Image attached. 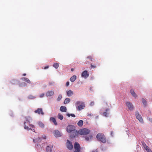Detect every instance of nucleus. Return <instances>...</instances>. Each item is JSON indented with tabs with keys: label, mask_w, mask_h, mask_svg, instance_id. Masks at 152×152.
Listing matches in <instances>:
<instances>
[{
	"label": "nucleus",
	"mask_w": 152,
	"mask_h": 152,
	"mask_svg": "<svg viewBox=\"0 0 152 152\" xmlns=\"http://www.w3.org/2000/svg\"><path fill=\"white\" fill-rule=\"evenodd\" d=\"M50 120L54 123L55 125H57V123L56 121V119L54 118L51 117Z\"/></svg>",
	"instance_id": "dca6fc26"
},
{
	"label": "nucleus",
	"mask_w": 152,
	"mask_h": 152,
	"mask_svg": "<svg viewBox=\"0 0 152 152\" xmlns=\"http://www.w3.org/2000/svg\"><path fill=\"white\" fill-rule=\"evenodd\" d=\"M26 122H25L26 123L27 122L30 123L32 120L31 118L30 117H28L26 118Z\"/></svg>",
	"instance_id": "393cba45"
},
{
	"label": "nucleus",
	"mask_w": 152,
	"mask_h": 152,
	"mask_svg": "<svg viewBox=\"0 0 152 152\" xmlns=\"http://www.w3.org/2000/svg\"><path fill=\"white\" fill-rule=\"evenodd\" d=\"M80 151H75L73 152H80Z\"/></svg>",
	"instance_id": "de8ad7c7"
},
{
	"label": "nucleus",
	"mask_w": 152,
	"mask_h": 152,
	"mask_svg": "<svg viewBox=\"0 0 152 152\" xmlns=\"http://www.w3.org/2000/svg\"><path fill=\"white\" fill-rule=\"evenodd\" d=\"M69 82H67L66 83V86H69Z\"/></svg>",
	"instance_id": "a19ab883"
},
{
	"label": "nucleus",
	"mask_w": 152,
	"mask_h": 152,
	"mask_svg": "<svg viewBox=\"0 0 152 152\" xmlns=\"http://www.w3.org/2000/svg\"><path fill=\"white\" fill-rule=\"evenodd\" d=\"M82 77H84L85 78H87L89 76V74L88 73V72L86 70L84 71L81 74Z\"/></svg>",
	"instance_id": "9d476101"
},
{
	"label": "nucleus",
	"mask_w": 152,
	"mask_h": 152,
	"mask_svg": "<svg viewBox=\"0 0 152 152\" xmlns=\"http://www.w3.org/2000/svg\"><path fill=\"white\" fill-rule=\"evenodd\" d=\"M88 59L91 60V61H93L94 60V59L91 56H87L86 58V63L87 64H89V62L88 60Z\"/></svg>",
	"instance_id": "1a4fd4ad"
},
{
	"label": "nucleus",
	"mask_w": 152,
	"mask_h": 152,
	"mask_svg": "<svg viewBox=\"0 0 152 152\" xmlns=\"http://www.w3.org/2000/svg\"><path fill=\"white\" fill-rule=\"evenodd\" d=\"M46 151L47 152H51V148L50 147L48 146L46 148Z\"/></svg>",
	"instance_id": "b1692460"
},
{
	"label": "nucleus",
	"mask_w": 152,
	"mask_h": 152,
	"mask_svg": "<svg viewBox=\"0 0 152 152\" xmlns=\"http://www.w3.org/2000/svg\"><path fill=\"white\" fill-rule=\"evenodd\" d=\"M49 67V66H47L45 67L44 68V69H47Z\"/></svg>",
	"instance_id": "37998d69"
},
{
	"label": "nucleus",
	"mask_w": 152,
	"mask_h": 152,
	"mask_svg": "<svg viewBox=\"0 0 152 152\" xmlns=\"http://www.w3.org/2000/svg\"><path fill=\"white\" fill-rule=\"evenodd\" d=\"M33 142H36L35 140V139H33Z\"/></svg>",
	"instance_id": "8fccbe9b"
},
{
	"label": "nucleus",
	"mask_w": 152,
	"mask_h": 152,
	"mask_svg": "<svg viewBox=\"0 0 152 152\" xmlns=\"http://www.w3.org/2000/svg\"><path fill=\"white\" fill-rule=\"evenodd\" d=\"M126 104L129 110L130 111H132L134 109V107L132 104L129 102H127Z\"/></svg>",
	"instance_id": "39448f33"
},
{
	"label": "nucleus",
	"mask_w": 152,
	"mask_h": 152,
	"mask_svg": "<svg viewBox=\"0 0 152 152\" xmlns=\"http://www.w3.org/2000/svg\"><path fill=\"white\" fill-rule=\"evenodd\" d=\"M92 152H97V151L96 150H95L92 151Z\"/></svg>",
	"instance_id": "a18cd8bd"
},
{
	"label": "nucleus",
	"mask_w": 152,
	"mask_h": 152,
	"mask_svg": "<svg viewBox=\"0 0 152 152\" xmlns=\"http://www.w3.org/2000/svg\"><path fill=\"white\" fill-rule=\"evenodd\" d=\"M74 148L76 151H80V147L78 143L75 142L74 145Z\"/></svg>",
	"instance_id": "f8f14e48"
},
{
	"label": "nucleus",
	"mask_w": 152,
	"mask_h": 152,
	"mask_svg": "<svg viewBox=\"0 0 152 152\" xmlns=\"http://www.w3.org/2000/svg\"><path fill=\"white\" fill-rule=\"evenodd\" d=\"M90 132V130L86 128H84L80 130L78 133L81 135H86Z\"/></svg>",
	"instance_id": "20e7f679"
},
{
	"label": "nucleus",
	"mask_w": 152,
	"mask_h": 152,
	"mask_svg": "<svg viewBox=\"0 0 152 152\" xmlns=\"http://www.w3.org/2000/svg\"><path fill=\"white\" fill-rule=\"evenodd\" d=\"M66 131L68 132H72L71 134L70 137L74 138L77 135V132L74 129V127L72 125H69L66 127Z\"/></svg>",
	"instance_id": "f257e3e1"
},
{
	"label": "nucleus",
	"mask_w": 152,
	"mask_h": 152,
	"mask_svg": "<svg viewBox=\"0 0 152 152\" xmlns=\"http://www.w3.org/2000/svg\"><path fill=\"white\" fill-rule=\"evenodd\" d=\"M19 86L21 87L26 86H27V84L23 82L20 84L19 85Z\"/></svg>",
	"instance_id": "bb28decb"
},
{
	"label": "nucleus",
	"mask_w": 152,
	"mask_h": 152,
	"mask_svg": "<svg viewBox=\"0 0 152 152\" xmlns=\"http://www.w3.org/2000/svg\"><path fill=\"white\" fill-rule=\"evenodd\" d=\"M142 101L143 104H144L145 105L146 103V102L144 98H142Z\"/></svg>",
	"instance_id": "2f4dec72"
},
{
	"label": "nucleus",
	"mask_w": 152,
	"mask_h": 152,
	"mask_svg": "<svg viewBox=\"0 0 152 152\" xmlns=\"http://www.w3.org/2000/svg\"><path fill=\"white\" fill-rule=\"evenodd\" d=\"M77 110L79 111L83 109L85 107V104L84 102L80 101H77L75 103Z\"/></svg>",
	"instance_id": "f03ea898"
},
{
	"label": "nucleus",
	"mask_w": 152,
	"mask_h": 152,
	"mask_svg": "<svg viewBox=\"0 0 152 152\" xmlns=\"http://www.w3.org/2000/svg\"><path fill=\"white\" fill-rule=\"evenodd\" d=\"M94 102H91L90 103V106H92L93 105H94Z\"/></svg>",
	"instance_id": "4c0bfd02"
},
{
	"label": "nucleus",
	"mask_w": 152,
	"mask_h": 152,
	"mask_svg": "<svg viewBox=\"0 0 152 152\" xmlns=\"http://www.w3.org/2000/svg\"><path fill=\"white\" fill-rule=\"evenodd\" d=\"M58 119L61 120H62L63 118V116L60 113H59L58 115Z\"/></svg>",
	"instance_id": "a878e982"
},
{
	"label": "nucleus",
	"mask_w": 152,
	"mask_h": 152,
	"mask_svg": "<svg viewBox=\"0 0 152 152\" xmlns=\"http://www.w3.org/2000/svg\"><path fill=\"white\" fill-rule=\"evenodd\" d=\"M35 113H37L39 114H41L42 115L44 114V113L43 112L42 109L41 108H38L36 110L34 111Z\"/></svg>",
	"instance_id": "9b49d317"
},
{
	"label": "nucleus",
	"mask_w": 152,
	"mask_h": 152,
	"mask_svg": "<svg viewBox=\"0 0 152 152\" xmlns=\"http://www.w3.org/2000/svg\"><path fill=\"white\" fill-rule=\"evenodd\" d=\"M54 94V92L53 91H48L46 93V96H50L53 95Z\"/></svg>",
	"instance_id": "ddd939ff"
},
{
	"label": "nucleus",
	"mask_w": 152,
	"mask_h": 152,
	"mask_svg": "<svg viewBox=\"0 0 152 152\" xmlns=\"http://www.w3.org/2000/svg\"><path fill=\"white\" fill-rule=\"evenodd\" d=\"M21 80H22L28 83H31V82L30 80L27 78L25 77H22L21 78Z\"/></svg>",
	"instance_id": "4468645a"
},
{
	"label": "nucleus",
	"mask_w": 152,
	"mask_h": 152,
	"mask_svg": "<svg viewBox=\"0 0 152 152\" xmlns=\"http://www.w3.org/2000/svg\"><path fill=\"white\" fill-rule=\"evenodd\" d=\"M26 74L25 73L23 74L22 75L23 76H26Z\"/></svg>",
	"instance_id": "49530a36"
},
{
	"label": "nucleus",
	"mask_w": 152,
	"mask_h": 152,
	"mask_svg": "<svg viewBox=\"0 0 152 152\" xmlns=\"http://www.w3.org/2000/svg\"><path fill=\"white\" fill-rule=\"evenodd\" d=\"M59 66V65L58 63H54L53 65V66L56 69H57Z\"/></svg>",
	"instance_id": "c85d7f7f"
},
{
	"label": "nucleus",
	"mask_w": 152,
	"mask_h": 152,
	"mask_svg": "<svg viewBox=\"0 0 152 152\" xmlns=\"http://www.w3.org/2000/svg\"><path fill=\"white\" fill-rule=\"evenodd\" d=\"M148 119L150 122L152 123V118H148Z\"/></svg>",
	"instance_id": "e433bc0d"
},
{
	"label": "nucleus",
	"mask_w": 152,
	"mask_h": 152,
	"mask_svg": "<svg viewBox=\"0 0 152 152\" xmlns=\"http://www.w3.org/2000/svg\"><path fill=\"white\" fill-rule=\"evenodd\" d=\"M91 67L92 68H96V65H92V64H91Z\"/></svg>",
	"instance_id": "c9c22d12"
},
{
	"label": "nucleus",
	"mask_w": 152,
	"mask_h": 152,
	"mask_svg": "<svg viewBox=\"0 0 152 152\" xmlns=\"http://www.w3.org/2000/svg\"><path fill=\"white\" fill-rule=\"evenodd\" d=\"M83 124V121L82 120H80L77 123V125L79 126H82Z\"/></svg>",
	"instance_id": "4be33fe9"
},
{
	"label": "nucleus",
	"mask_w": 152,
	"mask_h": 152,
	"mask_svg": "<svg viewBox=\"0 0 152 152\" xmlns=\"http://www.w3.org/2000/svg\"><path fill=\"white\" fill-rule=\"evenodd\" d=\"M76 78V76L75 75H73L70 79V80L72 82H74L75 81Z\"/></svg>",
	"instance_id": "412c9836"
},
{
	"label": "nucleus",
	"mask_w": 152,
	"mask_h": 152,
	"mask_svg": "<svg viewBox=\"0 0 152 152\" xmlns=\"http://www.w3.org/2000/svg\"><path fill=\"white\" fill-rule=\"evenodd\" d=\"M60 110L62 112H66V107L64 106H61L60 108Z\"/></svg>",
	"instance_id": "f3484780"
},
{
	"label": "nucleus",
	"mask_w": 152,
	"mask_h": 152,
	"mask_svg": "<svg viewBox=\"0 0 152 152\" xmlns=\"http://www.w3.org/2000/svg\"><path fill=\"white\" fill-rule=\"evenodd\" d=\"M96 138L99 141H100L103 143H105L106 142V139L104 134L99 133L96 136Z\"/></svg>",
	"instance_id": "7ed1b4c3"
},
{
	"label": "nucleus",
	"mask_w": 152,
	"mask_h": 152,
	"mask_svg": "<svg viewBox=\"0 0 152 152\" xmlns=\"http://www.w3.org/2000/svg\"><path fill=\"white\" fill-rule=\"evenodd\" d=\"M107 113L106 112H104L103 113V115L105 116H107Z\"/></svg>",
	"instance_id": "ea45409f"
},
{
	"label": "nucleus",
	"mask_w": 152,
	"mask_h": 152,
	"mask_svg": "<svg viewBox=\"0 0 152 152\" xmlns=\"http://www.w3.org/2000/svg\"><path fill=\"white\" fill-rule=\"evenodd\" d=\"M92 138V136L91 135H89L88 136H86L85 137V140L86 141L91 140Z\"/></svg>",
	"instance_id": "6ab92c4d"
},
{
	"label": "nucleus",
	"mask_w": 152,
	"mask_h": 152,
	"mask_svg": "<svg viewBox=\"0 0 152 152\" xmlns=\"http://www.w3.org/2000/svg\"><path fill=\"white\" fill-rule=\"evenodd\" d=\"M38 124L39 126L42 128H43L44 127V125L42 122H39Z\"/></svg>",
	"instance_id": "cd10ccee"
},
{
	"label": "nucleus",
	"mask_w": 152,
	"mask_h": 152,
	"mask_svg": "<svg viewBox=\"0 0 152 152\" xmlns=\"http://www.w3.org/2000/svg\"><path fill=\"white\" fill-rule=\"evenodd\" d=\"M67 115L68 116V117H70V116L73 117H75V115L74 114H70L69 113L67 114Z\"/></svg>",
	"instance_id": "7c9ffc66"
},
{
	"label": "nucleus",
	"mask_w": 152,
	"mask_h": 152,
	"mask_svg": "<svg viewBox=\"0 0 152 152\" xmlns=\"http://www.w3.org/2000/svg\"><path fill=\"white\" fill-rule=\"evenodd\" d=\"M142 145L143 147H144L145 149L146 148H148V146L144 142H143L142 143Z\"/></svg>",
	"instance_id": "c756f323"
},
{
	"label": "nucleus",
	"mask_w": 152,
	"mask_h": 152,
	"mask_svg": "<svg viewBox=\"0 0 152 152\" xmlns=\"http://www.w3.org/2000/svg\"><path fill=\"white\" fill-rule=\"evenodd\" d=\"M130 93L134 97H137V95L135 93L134 91L133 90L131 89L130 91Z\"/></svg>",
	"instance_id": "aec40b11"
},
{
	"label": "nucleus",
	"mask_w": 152,
	"mask_h": 152,
	"mask_svg": "<svg viewBox=\"0 0 152 152\" xmlns=\"http://www.w3.org/2000/svg\"><path fill=\"white\" fill-rule=\"evenodd\" d=\"M70 101V99L69 98H66L64 102V104H66L69 103Z\"/></svg>",
	"instance_id": "5701e85b"
},
{
	"label": "nucleus",
	"mask_w": 152,
	"mask_h": 152,
	"mask_svg": "<svg viewBox=\"0 0 152 152\" xmlns=\"http://www.w3.org/2000/svg\"><path fill=\"white\" fill-rule=\"evenodd\" d=\"M109 110L108 109H106V111L107 112Z\"/></svg>",
	"instance_id": "3c124183"
},
{
	"label": "nucleus",
	"mask_w": 152,
	"mask_h": 152,
	"mask_svg": "<svg viewBox=\"0 0 152 152\" xmlns=\"http://www.w3.org/2000/svg\"><path fill=\"white\" fill-rule=\"evenodd\" d=\"M44 96V94H41L40 96L39 97L41 98L43 97Z\"/></svg>",
	"instance_id": "58836bf2"
},
{
	"label": "nucleus",
	"mask_w": 152,
	"mask_h": 152,
	"mask_svg": "<svg viewBox=\"0 0 152 152\" xmlns=\"http://www.w3.org/2000/svg\"><path fill=\"white\" fill-rule=\"evenodd\" d=\"M26 123V122H24V129H27V130H30L31 129V130H32L34 132H35L34 129H31V128H29V127H28V126H26V124H25Z\"/></svg>",
	"instance_id": "a211bd4d"
},
{
	"label": "nucleus",
	"mask_w": 152,
	"mask_h": 152,
	"mask_svg": "<svg viewBox=\"0 0 152 152\" xmlns=\"http://www.w3.org/2000/svg\"><path fill=\"white\" fill-rule=\"evenodd\" d=\"M29 125L30 126L32 127V128H34V126L33 125L30 124H29Z\"/></svg>",
	"instance_id": "79ce46f5"
},
{
	"label": "nucleus",
	"mask_w": 152,
	"mask_h": 152,
	"mask_svg": "<svg viewBox=\"0 0 152 152\" xmlns=\"http://www.w3.org/2000/svg\"><path fill=\"white\" fill-rule=\"evenodd\" d=\"M135 115L136 116V118L140 122H143V119L142 118L141 115L139 114V113L137 112H135Z\"/></svg>",
	"instance_id": "423d86ee"
},
{
	"label": "nucleus",
	"mask_w": 152,
	"mask_h": 152,
	"mask_svg": "<svg viewBox=\"0 0 152 152\" xmlns=\"http://www.w3.org/2000/svg\"><path fill=\"white\" fill-rule=\"evenodd\" d=\"M88 116H91V115L90 114H88Z\"/></svg>",
	"instance_id": "c03bdc74"
},
{
	"label": "nucleus",
	"mask_w": 152,
	"mask_h": 152,
	"mask_svg": "<svg viewBox=\"0 0 152 152\" xmlns=\"http://www.w3.org/2000/svg\"><path fill=\"white\" fill-rule=\"evenodd\" d=\"M145 150L147 151L148 152H152L151 149L149 148L148 147V148L147 149L146 148Z\"/></svg>",
	"instance_id": "f704fd0d"
},
{
	"label": "nucleus",
	"mask_w": 152,
	"mask_h": 152,
	"mask_svg": "<svg viewBox=\"0 0 152 152\" xmlns=\"http://www.w3.org/2000/svg\"><path fill=\"white\" fill-rule=\"evenodd\" d=\"M73 94V92L72 90H69L67 92V95L69 97L71 96Z\"/></svg>",
	"instance_id": "2eb2a0df"
},
{
	"label": "nucleus",
	"mask_w": 152,
	"mask_h": 152,
	"mask_svg": "<svg viewBox=\"0 0 152 152\" xmlns=\"http://www.w3.org/2000/svg\"><path fill=\"white\" fill-rule=\"evenodd\" d=\"M71 70L72 71H73V69H71Z\"/></svg>",
	"instance_id": "603ef678"
},
{
	"label": "nucleus",
	"mask_w": 152,
	"mask_h": 152,
	"mask_svg": "<svg viewBox=\"0 0 152 152\" xmlns=\"http://www.w3.org/2000/svg\"><path fill=\"white\" fill-rule=\"evenodd\" d=\"M54 135L56 137H59L61 136V133L58 130H55L53 132Z\"/></svg>",
	"instance_id": "6e6552de"
},
{
	"label": "nucleus",
	"mask_w": 152,
	"mask_h": 152,
	"mask_svg": "<svg viewBox=\"0 0 152 152\" xmlns=\"http://www.w3.org/2000/svg\"><path fill=\"white\" fill-rule=\"evenodd\" d=\"M61 98H62V95L61 94L59 95L58 96V97L57 98L58 101H60L61 99Z\"/></svg>",
	"instance_id": "473e14b6"
},
{
	"label": "nucleus",
	"mask_w": 152,
	"mask_h": 152,
	"mask_svg": "<svg viewBox=\"0 0 152 152\" xmlns=\"http://www.w3.org/2000/svg\"><path fill=\"white\" fill-rule=\"evenodd\" d=\"M66 146L68 148L69 150H71L73 148V146L72 142L68 140H67Z\"/></svg>",
	"instance_id": "0eeeda50"
},
{
	"label": "nucleus",
	"mask_w": 152,
	"mask_h": 152,
	"mask_svg": "<svg viewBox=\"0 0 152 152\" xmlns=\"http://www.w3.org/2000/svg\"><path fill=\"white\" fill-rule=\"evenodd\" d=\"M28 98L29 99H33L35 98V97L32 95H29L28 96Z\"/></svg>",
	"instance_id": "72a5a7b5"
},
{
	"label": "nucleus",
	"mask_w": 152,
	"mask_h": 152,
	"mask_svg": "<svg viewBox=\"0 0 152 152\" xmlns=\"http://www.w3.org/2000/svg\"><path fill=\"white\" fill-rule=\"evenodd\" d=\"M17 81V80H12V81L14 82H15V81Z\"/></svg>",
	"instance_id": "09e8293b"
}]
</instances>
